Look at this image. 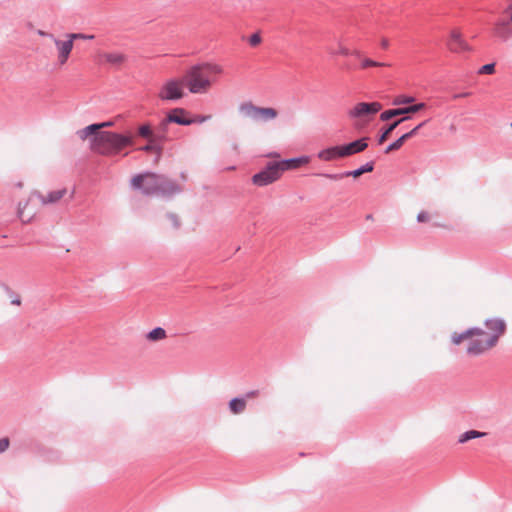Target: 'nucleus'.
Wrapping results in <instances>:
<instances>
[{"label":"nucleus","instance_id":"c85d7f7f","mask_svg":"<svg viewBox=\"0 0 512 512\" xmlns=\"http://www.w3.org/2000/svg\"><path fill=\"white\" fill-rule=\"evenodd\" d=\"M386 66L385 63L374 61L370 58H363L360 64L362 69H366L368 67H383Z\"/></svg>","mask_w":512,"mask_h":512},{"label":"nucleus","instance_id":"ea45409f","mask_svg":"<svg viewBox=\"0 0 512 512\" xmlns=\"http://www.w3.org/2000/svg\"><path fill=\"white\" fill-rule=\"evenodd\" d=\"M417 132H418L417 128L414 127L412 130H410L407 133H404L402 136L405 138V140H408V139L414 137L417 134Z\"/></svg>","mask_w":512,"mask_h":512},{"label":"nucleus","instance_id":"20e7f679","mask_svg":"<svg viewBox=\"0 0 512 512\" xmlns=\"http://www.w3.org/2000/svg\"><path fill=\"white\" fill-rule=\"evenodd\" d=\"M238 111L244 118H249L255 122H268L275 119L278 115L276 109L271 107H258L251 101L243 102L239 105Z\"/></svg>","mask_w":512,"mask_h":512},{"label":"nucleus","instance_id":"f704fd0d","mask_svg":"<svg viewBox=\"0 0 512 512\" xmlns=\"http://www.w3.org/2000/svg\"><path fill=\"white\" fill-rule=\"evenodd\" d=\"M319 176L325 177V178L330 179V180H335V181L341 180V179L347 177V175H344V172L336 173V174L320 173Z\"/></svg>","mask_w":512,"mask_h":512},{"label":"nucleus","instance_id":"a211bd4d","mask_svg":"<svg viewBox=\"0 0 512 512\" xmlns=\"http://www.w3.org/2000/svg\"><path fill=\"white\" fill-rule=\"evenodd\" d=\"M138 135L151 142H158L164 139V136L155 134L149 123L142 124L138 127Z\"/></svg>","mask_w":512,"mask_h":512},{"label":"nucleus","instance_id":"aec40b11","mask_svg":"<svg viewBox=\"0 0 512 512\" xmlns=\"http://www.w3.org/2000/svg\"><path fill=\"white\" fill-rule=\"evenodd\" d=\"M409 116H404L400 119L395 120L394 122L388 124L382 131V133L378 137V144H383L389 135L404 121L408 120Z\"/></svg>","mask_w":512,"mask_h":512},{"label":"nucleus","instance_id":"a18cd8bd","mask_svg":"<svg viewBox=\"0 0 512 512\" xmlns=\"http://www.w3.org/2000/svg\"><path fill=\"white\" fill-rule=\"evenodd\" d=\"M112 125H113L112 121H105V122H102V123H97V126H99V130L101 128L111 127Z\"/></svg>","mask_w":512,"mask_h":512},{"label":"nucleus","instance_id":"a19ab883","mask_svg":"<svg viewBox=\"0 0 512 512\" xmlns=\"http://www.w3.org/2000/svg\"><path fill=\"white\" fill-rule=\"evenodd\" d=\"M428 219H429V215L425 211L420 212L417 216L418 222H424V221H427Z\"/></svg>","mask_w":512,"mask_h":512},{"label":"nucleus","instance_id":"4d7b16f0","mask_svg":"<svg viewBox=\"0 0 512 512\" xmlns=\"http://www.w3.org/2000/svg\"><path fill=\"white\" fill-rule=\"evenodd\" d=\"M372 218H373V217H372V215H371V214H368V215L366 216V219H367V220H372Z\"/></svg>","mask_w":512,"mask_h":512},{"label":"nucleus","instance_id":"1a4fd4ad","mask_svg":"<svg viewBox=\"0 0 512 512\" xmlns=\"http://www.w3.org/2000/svg\"><path fill=\"white\" fill-rule=\"evenodd\" d=\"M381 108L382 105L379 102H360L349 110L348 116L350 118H362L364 116L376 114L381 110Z\"/></svg>","mask_w":512,"mask_h":512},{"label":"nucleus","instance_id":"603ef678","mask_svg":"<svg viewBox=\"0 0 512 512\" xmlns=\"http://www.w3.org/2000/svg\"><path fill=\"white\" fill-rule=\"evenodd\" d=\"M427 122H428V120H425V121L419 123L417 126H415V128H417V130L419 131V129H421Z\"/></svg>","mask_w":512,"mask_h":512},{"label":"nucleus","instance_id":"79ce46f5","mask_svg":"<svg viewBox=\"0 0 512 512\" xmlns=\"http://www.w3.org/2000/svg\"><path fill=\"white\" fill-rule=\"evenodd\" d=\"M338 54H341L343 56H349L350 55V50L342 45H340L339 47V50L337 52Z\"/></svg>","mask_w":512,"mask_h":512},{"label":"nucleus","instance_id":"c9c22d12","mask_svg":"<svg viewBox=\"0 0 512 512\" xmlns=\"http://www.w3.org/2000/svg\"><path fill=\"white\" fill-rule=\"evenodd\" d=\"M167 218L175 229L180 227L181 223L179 217L175 213H167Z\"/></svg>","mask_w":512,"mask_h":512},{"label":"nucleus","instance_id":"6e6d98bb","mask_svg":"<svg viewBox=\"0 0 512 512\" xmlns=\"http://www.w3.org/2000/svg\"><path fill=\"white\" fill-rule=\"evenodd\" d=\"M181 178L185 181L187 179V176L184 172L180 174Z\"/></svg>","mask_w":512,"mask_h":512},{"label":"nucleus","instance_id":"9b49d317","mask_svg":"<svg viewBox=\"0 0 512 512\" xmlns=\"http://www.w3.org/2000/svg\"><path fill=\"white\" fill-rule=\"evenodd\" d=\"M187 114L184 108H174L166 115V121L182 126L194 124L196 120L186 117Z\"/></svg>","mask_w":512,"mask_h":512},{"label":"nucleus","instance_id":"f3484780","mask_svg":"<svg viewBox=\"0 0 512 512\" xmlns=\"http://www.w3.org/2000/svg\"><path fill=\"white\" fill-rule=\"evenodd\" d=\"M276 162L278 163V166L281 168V173H283L284 171L296 169L301 165L308 163V157L301 156Z\"/></svg>","mask_w":512,"mask_h":512},{"label":"nucleus","instance_id":"2f4dec72","mask_svg":"<svg viewBox=\"0 0 512 512\" xmlns=\"http://www.w3.org/2000/svg\"><path fill=\"white\" fill-rule=\"evenodd\" d=\"M67 38H71L73 40H92L95 38L93 34H83V33H69L66 35Z\"/></svg>","mask_w":512,"mask_h":512},{"label":"nucleus","instance_id":"5701e85b","mask_svg":"<svg viewBox=\"0 0 512 512\" xmlns=\"http://www.w3.org/2000/svg\"><path fill=\"white\" fill-rule=\"evenodd\" d=\"M246 408V399L243 397H236L230 400L229 409L233 414H240Z\"/></svg>","mask_w":512,"mask_h":512},{"label":"nucleus","instance_id":"dca6fc26","mask_svg":"<svg viewBox=\"0 0 512 512\" xmlns=\"http://www.w3.org/2000/svg\"><path fill=\"white\" fill-rule=\"evenodd\" d=\"M494 34L502 39L503 41H507L512 35V27L508 20H498L495 23Z\"/></svg>","mask_w":512,"mask_h":512},{"label":"nucleus","instance_id":"37998d69","mask_svg":"<svg viewBox=\"0 0 512 512\" xmlns=\"http://www.w3.org/2000/svg\"><path fill=\"white\" fill-rule=\"evenodd\" d=\"M210 115H201V116H197L196 118H194L196 120L195 123H203L205 121H207L208 119H210Z\"/></svg>","mask_w":512,"mask_h":512},{"label":"nucleus","instance_id":"6ab92c4d","mask_svg":"<svg viewBox=\"0 0 512 512\" xmlns=\"http://www.w3.org/2000/svg\"><path fill=\"white\" fill-rule=\"evenodd\" d=\"M66 193L65 189L55 190L49 192L47 195H43L41 193H36L38 199L41 201L43 205L52 204L58 202Z\"/></svg>","mask_w":512,"mask_h":512},{"label":"nucleus","instance_id":"2eb2a0df","mask_svg":"<svg viewBox=\"0 0 512 512\" xmlns=\"http://www.w3.org/2000/svg\"><path fill=\"white\" fill-rule=\"evenodd\" d=\"M485 326L488 330L491 331V333H489V336H496L497 341L506 330V324L504 320L498 318L487 319L485 321Z\"/></svg>","mask_w":512,"mask_h":512},{"label":"nucleus","instance_id":"3c124183","mask_svg":"<svg viewBox=\"0 0 512 512\" xmlns=\"http://www.w3.org/2000/svg\"><path fill=\"white\" fill-rule=\"evenodd\" d=\"M427 122H428V120H425V121L419 123L417 126H415V128H417V130L419 131V129H421Z\"/></svg>","mask_w":512,"mask_h":512},{"label":"nucleus","instance_id":"393cba45","mask_svg":"<svg viewBox=\"0 0 512 512\" xmlns=\"http://www.w3.org/2000/svg\"><path fill=\"white\" fill-rule=\"evenodd\" d=\"M98 131H99V126H97V123H94V124L88 125L85 128L79 130L77 132V134L80 139L85 140L86 138H88L89 136H92V135L94 138L95 135L99 133Z\"/></svg>","mask_w":512,"mask_h":512},{"label":"nucleus","instance_id":"052dcab7","mask_svg":"<svg viewBox=\"0 0 512 512\" xmlns=\"http://www.w3.org/2000/svg\"><path fill=\"white\" fill-rule=\"evenodd\" d=\"M511 127H512V123H511Z\"/></svg>","mask_w":512,"mask_h":512},{"label":"nucleus","instance_id":"8fccbe9b","mask_svg":"<svg viewBox=\"0 0 512 512\" xmlns=\"http://www.w3.org/2000/svg\"><path fill=\"white\" fill-rule=\"evenodd\" d=\"M381 46H382V48H383V49H387V48H388V46H389V42H388V40H387V39H385V38H383V39L381 40Z\"/></svg>","mask_w":512,"mask_h":512},{"label":"nucleus","instance_id":"e433bc0d","mask_svg":"<svg viewBox=\"0 0 512 512\" xmlns=\"http://www.w3.org/2000/svg\"><path fill=\"white\" fill-rule=\"evenodd\" d=\"M261 42V37L259 33H254L249 38V43L251 46H256Z\"/></svg>","mask_w":512,"mask_h":512},{"label":"nucleus","instance_id":"864d4df0","mask_svg":"<svg viewBox=\"0 0 512 512\" xmlns=\"http://www.w3.org/2000/svg\"><path fill=\"white\" fill-rule=\"evenodd\" d=\"M427 122H428V120H425V121L419 123L417 126H415V128H417V130L419 131V129H421Z\"/></svg>","mask_w":512,"mask_h":512},{"label":"nucleus","instance_id":"4be33fe9","mask_svg":"<svg viewBox=\"0 0 512 512\" xmlns=\"http://www.w3.org/2000/svg\"><path fill=\"white\" fill-rule=\"evenodd\" d=\"M373 170H374V162L370 161L355 170L345 171L344 175H347V177L351 176V177L357 178V177L361 176L362 174L372 172Z\"/></svg>","mask_w":512,"mask_h":512},{"label":"nucleus","instance_id":"5fc2aeb1","mask_svg":"<svg viewBox=\"0 0 512 512\" xmlns=\"http://www.w3.org/2000/svg\"><path fill=\"white\" fill-rule=\"evenodd\" d=\"M39 34H40L41 36H49V37H50V38H52V39H53V38H55L52 34H48V33H45V32H43V31H39Z\"/></svg>","mask_w":512,"mask_h":512},{"label":"nucleus","instance_id":"423d86ee","mask_svg":"<svg viewBox=\"0 0 512 512\" xmlns=\"http://www.w3.org/2000/svg\"><path fill=\"white\" fill-rule=\"evenodd\" d=\"M158 175L152 172L137 174L131 179V187L146 196L156 195Z\"/></svg>","mask_w":512,"mask_h":512},{"label":"nucleus","instance_id":"58836bf2","mask_svg":"<svg viewBox=\"0 0 512 512\" xmlns=\"http://www.w3.org/2000/svg\"><path fill=\"white\" fill-rule=\"evenodd\" d=\"M9 447V439L8 438H2L0 439V453H3L6 451Z\"/></svg>","mask_w":512,"mask_h":512},{"label":"nucleus","instance_id":"412c9836","mask_svg":"<svg viewBox=\"0 0 512 512\" xmlns=\"http://www.w3.org/2000/svg\"><path fill=\"white\" fill-rule=\"evenodd\" d=\"M341 151V145L329 147L320 151L318 153V157L324 161H331L336 158H343V156H341L340 154Z\"/></svg>","mask_w":512,"mask_h":512},{"label":"nucleus","instance_id":"7c9ffc66","mask_svg":"<svg viewBox=\"0 0 512 512\" xmlns=\"http://www.w3.org/2000/svg\"><path fill=\"white\" fill-rule=\"evenodd\" d=\"M140 150L145 152H156L157 158L161 156V148L156 145V142L149 141V143L141 147Z\"/></svg>","mask_w":512,"mask_h":512},{"label":"nucleus","instance_id":"473e14b6","mask_svg":"<svg viewBox=\"0 0 512 512\" xmlns=\"http://www.w3.org/2000/svg\"><path fill=\"white\" fill-rule=\"evenodd\" d=\"M5 290L9 297L11 298V304L19 306L21 304V299L19 295L14 293L8 286H5Z\"/></svg>","mask_w":512,"mask_h":512},{"label":"nucleus","instance_id":"f257e3e1","mask_svg":"<svg viewBox=\"0 0 512 512\" xmlns=\"http://www.w3.org/2000/svg\"><path fill=\"white\" fill-rule=\"evenodd\" d=\"M222 68L217 64L200 63L191 66L184 74L183 81L193 94L205 93L211 86L212 74H221Z\"/></svg>","mask_w":512,"mask_h":512},{"label":"nucleus","instance_id":"49530a36","mask_svg":"<svg viewBox=\"0 0 512 512\" xmlns=\"http://www.w3.org/2000/svg\"><path fill=\"white\" fill-rule=\"evenodd\" d=\"M350 55H352V56H354V57H356L358 59H362V53L358 49H355L353 51L350 50Z\"/></svg>","mask_w":512,"mask_h":512},{"label":"nucleus","instance_id":"cd10ccee","mask_svg":"<svg viewBox=\"0 0 512 512\" xmlns=\"http://www.w3.org/2000/svg\"><path fill=\"white\" fill-rule=\"evenodd\" d=\"M405 138L403 136H400L397 140H395L394 142H392L391 144H389L386 149H385V153L388 154L392 151H395V150H398L402 147V145L404 144L405 142Z\"/></svg>","mask_w":512,"mask_h":512},{"label":"nucleus","instance_id":"c03bdc74","mask_svg":"<svg viewBox=\"0 0 512 512\" xmlns=\"http://www.w3.org/2000/svg\"><path fill=\"white\" fill-rule=\"evenodd\" d=\"M27 206V203H25V205L22 207L21 203H19V206H18V216L19 218L23 221V222H26L24 219H23V209Z\"/></svg>","mask_w":512,"mask_h":512},{"label":"nucleus","instance_id":"39448f33","mask_svg":"<svg viewBox=\"0 0 512 512\" xmlns=\"http://www.w3.org/2000/svg\"><path fill=\"white\" fill-rule=\"evenodd\" d=\"M184 86H186V84L183 81V77L181 79H179V78L168 79L161 86V88L158 92V97L162 101L176 102L184 97V95H185Z\"/></svg>","mask_w":512,"mask_h":512},{"label":"nucleus","instance_id":"4c0bfd02","mask_svg":"<svg viewBox=\"0 0 512 512\" xmlns=\"http://www.w3.org/2000/svg\"><path fill=\"white\" fill-rule=\"evenodd\" d=\"M170 123L171 122H167L166 121V117L160 122V124H159V131L162 133L161 136H164V134L167 132L168 125Z\"/></svg>","mask_w":512,"mask_h":512},{"label":"nucleus","instance_id":"f8f14e48","mask_svg":"<svg viewBox=\"0 0 512 512\" xmlns=\"http://www.w3.org/2000/svg\"><path fill=\"white\" fill-rule=\"evenodd\" d=\"M368 138L362 137L350 143L341 145V156L347 157L364 151L368 147Z\"/></svg>","mask_w":512,"mask_h":512},{"label":"nucleus","instance_id":"c756f323","mask_svg":"<svg viewBox=\"0 0 512 512\" xmlns=\"http://www.w3.org/2000/svg\"><path fill=\"white\" fill-rule=\"evenodd\" d=\"M415 101V98L413 96H407V95H399L395 97L393 100L394 105H403V104H410Z\"/></svg>","mask_w":512,"mask_h":512},{"label":"nucleus","instance_id":"9d476101","mask_svg":"<svg viewBox=\"0 0 512 512\" xmlns=\"http://www.w3.org/2000/svg\"><path fill=\"white\" fill-rule=\"evenodd\" d=\"M426 104L423 102L416 103L407 107L389 109L381 113L380 119L382 121H388L396 116L417 113L424 109Z\"/></svg>","mask_w":512,"mask_h":512},{"label":"nucleus","instance_id":"f03ea898","mask_svg":"<svg viewBox=\"0 0 512 512\" xmlns=\"http://www.w3.org/2000/svg\"><path fill=\"white\" fill-rule=\"evenodd\" d=\"M451 340L455 345H459L463 340H469L467 353L471 356L481 355L497 344L496 336H489V333L478 327L469 328L462 333H453Z\"/></svg>","mask_w":512,"mask_h":512},{"label":"nucleus","instance_id":"a878e982","mask_svg":"<svg viewBox=\"0 0 512 512\" xmlns=\"http://www.w3.org/2000/svg\"><path fill=\"white\" fill-rule=\"evenodd\" d=\"M485 435H486L485 432H480V431H477V430H469V431H466V432L462 433L459 436L458 442L459 443H465V442H467L469 440H472V439L484 437Z\"/></svg>","mask_w":512,"mask_h":512},{"label":"nucleus","instance_id":"de8ad7c7","mask_svg":"<svg viewBox=\"0 0 512 512\" xmlns=\"http://www.w3.org/2000/svg\"><path fill=\"white\" fill-rule=\"evenodd\" d=\"M258 395V391L257 390H252V391H249L246 393L245 395V399L246 398H252V397H256Z\"/></svg>","mask_w":512,"mask_h":512},{"label":"nucleus","instance_id":"bb28decb","mask_svg":"<svg viewBox=\"0 0 512 512\" xmlns=\"http://www.w3.org/2000/svg\"><path fill=\"white\" fill-rule=\"evenodd\" d=\"M166 337V331L162 327H156L147 334L149 341H159Z\"/></svg>","mask_w":512,"mask_h":512},{"label":"nucleus","instance_id":"b1692460","mask_svg":"<svg viewBox=\"0 0 512 512\" xmlns=\"http://www.w3.org/2000/svg\"><path fill=\"white\" fill-rule=\"evenodd\" d=\"M103 58L114 66H119L125 62L126 56L122 53H104Z\"/></svg>","mask_w":512,"mask_h":512},{"label":"nucleus","instance_id":"0eeeda50","mask_svg":"<svg viewBox=\"0 0 512 512\" xmlns=\"http://www.w3.org/2000/svg\"><path fill=\"white\" fill-rule=\"evenodd\" d=\"M281 175V168L278 166V163L271 161L260 172L252 176V183L256 186L264 187L277 181Z\"/></svg>","mask_w":512,"mask_h":512},{"label":"nucleus","instance_id":"ddd939ff","mask_svg":"<svg viewBox=\"0 0 512 512\" xmlns=\"http://www.w3.org/2000/svg\"><path fill=\"white\" fill-rule=\"evenodd\" d=\"M55 46L58 50V60L60 64H65L69 58V55L73 49V39L68 38L66 41L53 38Z\"/></svg>","mask_w":512,"mask_h":512},{"label":"nucleus","instance_id":"72a5a7b5","mask_svg":"<svg viewBox=\"0 0 512 512\" xmlns=\"http://www.w3.org/2000/svg\"><path fill=\"white\" fill-rule=\"evenodd\" d=\"M494 71H495V64L494 63H488V64L483 65L479 69L478 73L479 74H492V73H494Z\"/></svg>","mask_w":512,"mask_h":512},{"label":"nucleus","instance_id":"7ed1b4c3","mask_svg":"<svg viewBox=\"0 0 512 512\" xmlns=\"http://www.w3.org/2000/svg\"><path fill=\"white\" fill-rule=\"evenodd\" d=\"M133 144L130 135H123L112 131H102L92 138V149L104 156H115L120 151Z\"/></svg>","mask_w":512,"mask_h":512},{"label":"nucleus","instance_id":"13d9d810","mask_svg":"<svg viewBox=\"0 0 512 512\" xmlns=\"http://www.w3.org/2000/svg\"><path fill=\"white\" fill-rule=\"evenodd\" d=\"M353 68H354V67H353V66H351V65H347V66H346V69H348V70H351V69H353Z\"/></svg>","mask_w":512,"mask_h":512},{"label":"nucleus","instance_id":"09e8293b","mask_svg":"<svg viewBox=\"0 0 512 512\" xmlns=\"http://www.w3.org/2000/svg\"><path fill=\"white\" fill-rule=\"evenodd\" d=\"M469 95H470V92H463V93H458V94L453 95V98L458 99V98H462V97H467Z\"/></svg>","mask_w":512,"mask_h":512},{"label":"nucleus","instance_id":"bf43d9fd","mask_svg":"<svg viewBox=\"0 0 512 512\" xmlns=\"http://www.w3.org/2000/svg\"><path fill=\"white\" fill-rule=\"evenodd\" d=\"M510 9H511L510 22H512V5L510 6Z\"/></svg>","mask_w":512,"mask_h":512},{"label":"nucleus","instance_id":"4468645a","mask_svg":"<svg viewBox=\"0 0 512 512\" xmlns=\"http://www.w3.org/2000/svg\"><path fill=\"white\" fill-rule=\"evenodd\" d=\"M448 47L452 52L456 53L468 51L470 49L468 44L462 39L461 33L457 30H453L451 32Z\"/></svg>","mask_w":512,"mask_h":512},{"label":"nucleus","instance_id":"6e6552de","mask_svg":"<svg viewBox=\"0 0 512 512\" xmlns=\"http://www.w3.org/2000/svg\"><path fill=\"white\" fill-rule=\"evenodd\" d=\"M182 191V186L179 185L176 181L168 178L165 175H158L156 195L163 198H171L176 194H180Z\"/></svg>","mask_w":512,"mask_h":512}]
</instances>
